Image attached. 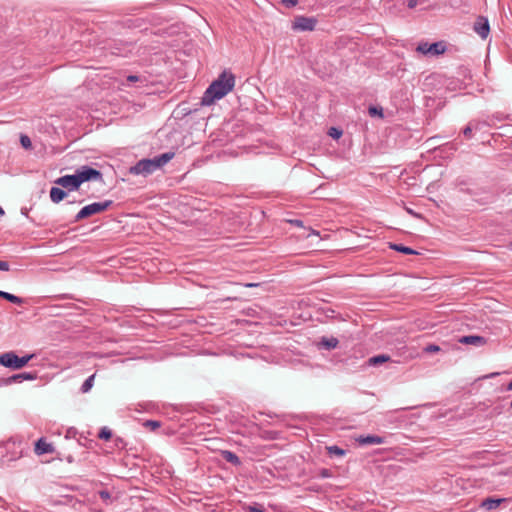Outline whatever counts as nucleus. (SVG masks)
<instances>
[{"label":"nucleus","instance_id":"obj_34","mask_svg":"<svg viewBox=\"0 0 512 512\" xmlns=\"http://www.w3.org/2000/svg\"><path fill=\"white\" fill-rule=\"evenodd\" d=\"M281 3L286 8H293V7H295L298 4V0H281Z\"/></svg>","mask_w":512,"mask_h":512},{"label":"nucleus","instance_id":"obj_37","mask_svg":"<svg viewBox=\"0 0 512 512\" xmlns=\"http://www.w3.org/2000/svg\"><path fill=\"white\" fill-rule=\"evenodd\" d=\"M473 29L474 31L480 35V29H481V26H480V16L476 19V21L474 22L473 24Z\"/></svg>","mask_w":512,"mask_h":512},{"label":"nucleus","instance_id":"obj_32","mask_svg":"<svg viewBox=\"0 0 512 512\" xmlns=\"http://www.w3.org/2000/svg\"><path fill=\"white\" fill-rule=\"evenodd\" d=\"M144 426L150 428L151 430H155L160 427V423L155 420H147L144 423Z\"/></svg>","mask_w":512,"mask_h":512},{"label":"nucleus","instance_id":"obj_38","mask_svg":"<svg viewBox=\"0 0 512 512\" xmlns=\"http://www.w3.org/2000/svg\"><path fill=\"white\" fill-rule=\"evenodd\" d=\"M0 270L1 271H8L9 270V263L7 261L0 260Z\"/></svg>","mask_w":512,"mask_h":512},{"label":"nucleus","instance_id":"obj_14","mask_svg":"<svg viewBox=\"0 0 512 512\" xmlns=\"http://www.w3.org/2000/svg\"><path fill=\"white\" fill-rule=\"evenodd\" d=\"M434 150L439 151V154L444 157H448L452 155L458 149V144L456 141L447 142L439 147H433Z\"/></svg>","mask_w":512,"mask_h":512},{"label":"nucleus","instance_id":"obj_41","mask_svg":"<svg viewBox=\"0 0 512 512\" xmlns=\"http://www.w3.org/2000/svg\"><path fill=\"white\" fill-rule=\"evenodd\" d=\"M127 80H128L129 82H136V81H138V80H139V77H138V76H136V75H129V76L127 77Z\"/></svg>","mask_w":512,"mask_h":512},{"label":"nucleus","instance_id":"obj_28","mask_svg":"<svg viewBox=\"0 0 512 512\" xmlns=\"http://www.w3.org/2000/svg\"><path fill=\"white\" fill-rule=\"evenodd\" d=\"M490 32L488 19L482 16V39H485Z\"/></svg>","mask_w":512,"mask_h":512},{"label":"nucleus","instance_id":"obj_22","mask_svg":"<svg viewBox=\"0 0 512 512\" xmlns=\"http://www.w3.org/2000/svg\"><path fill=\"white\" fill-rule=\"evenodd\" d=\"M0 297L13 303V304H17V305H21L24 302V300L21 297H18L14 294H11V293H8V292L2 291V290H0Z\"/></svg>","mask_w":512,"mask_h":512},{"label":"nucleus","instance_id":"obj_13","mask_svg":"<svg viewBox=\"0 0 512 512\" xmlns=\"http://www.w3.org/2000/svg\"><path fill=\"white\" fill-rule=\"evenodd\" d=\"M37 379V373L36 372H22L19 374H15L10 376L6 383L12 384V383H21L23 381H33Z\"/></svg>","mask_w":512,"mask_h":512},{"label":"nucleus","instance_id":"obj_33","mask_svg":"<svg viewBox=\"0 0 512 512\" xmlns=\"http://www.w3.org/2000/svg\"><path fill=\"white\" fill-rule=\"evenodd\" d=\"M329 135H330L332 138H334V139H338V138H340V137H341V135H342V131H341V130H339V129H337V128H335V127H332V128H330V130H329Z\"/></svg>","mask_w":512,"mask_h":512},{"label":"nucleus","instance_id":"obj_39","mask_svg":"<svg viewBox=\"0 0 512 512\" xmlns=\"http://www.w3.org/2000/svg\"><path fill=\"white\" fill-rule=\"evenodd\" d=\"M417 0H407V7L413 9L417 6Z\"/></svg>","mask_w":512,"mask_h":512},{"label":"nucleus","instance_id":"obj_21","mask_svg":"<svg viewBox=\"0 0 512 512\" xmlns=\"http://www.w3.org/2000/svg\"><path fill=\"white\" fill-rule=\"evenodd\" d=\"M390 360V357L388 355H385V354H379V355H376V356H373V357H370L367 361V364L369 366H377V365H380L382 363H385L387 361Z\"/></svg>","mask_w":512,"mask_h":512},{"label":"nucleus","instance_id":"obj_15","mask_svg":"<svg viewBox=\"0 0 512 512\" xmlns=\"http://www.w3.org/2000/svg\"><path fill=\"white\" fill-rule=\"evenodd\" d=\"M67 196V192L59 187H52L50 189V198L54 203L61 202Z\"/></svg>","mask_w":512,"mask_h":512},{"label":"nucleus","instance_id":"obj_47","mask_svg":"<svg viewBox=\"0 0 512 512\" xmlns=\"http://www.w3.org/2000/svg\"><path fill=\"white\" fill-rule=\"evenodd\" d=\"M407 211H408V213H410V214H413V215H414V213H413L412 209H408Z\"/></svg>","mask_w":512,"mask_h":512},{"label":"nucleus","instance_id":"obj_8","mask_svg":"<svg viewBox=\"0 0 512 512\" xmlns=\"http://www.w3.org/2000/svg\"><path fill=\"white\" fill-rule=\"evenodd\" d=\"M317 24L314 17L297 16L292 22V30L294 31H313Z\"/></svg>","mask_w":512,"mask_h":512},{"label":"nucleus","instance_id":"obj_23","mask_svg":"<svg viewBox=\"0 0 512 512\" xmlns=\"http://www.w3.org/2000/svg\"><path fill=\"white\" fill-rule=\"evenodd\" d=\"M478 128L477 122H470L463 130L462 134L466 139H471L473 137V131Z\"/></svg>","mask_w":512,"mask_h":512},{"label":"nucleus","instance_id":"obj_25","mask_svg":"<svg viewBox=\"0 0 512 512\" xmlns=\"http://www.w3.org/2000/svg\"><path fill=\"white\" fill-rule=\"evenodd\" d=\"M98 437L102 440L108 441L112 437V431L108 427H102L99 431Z\"/></svg>","mask_w":512,"mask_h":512},{"label":"nucleus","instance_id":"obj_42","mask_svg":"<svg viewBox=\"0 0 512 512\" xmlns=\"http://www.w3.org/2000/svg\"><path fill=\"white\" fill-rule=\"evenodd\" d=\"M485 69H486V71H489V52L487 53L486 60H485Z\"/></svg>","mask_w":512,"mask_h":512},{"label":"nucleus","instance_id":"obj_29","mask_svg":"<svg viewBox=\"0 0 512 512\" xmlns=\"http://www.w3.org/2000/svg\"><path fill=\"white\" fill-rule=\"evenodd\" d=\"M368 112L371 116L383 117V109L381 107L370 106Z\"/></svg>","mask_w":512,"mask_h":512},{"label":"nucleus","instance_id":"obj_5","mask_svg":"<svg viewBox=\"0 0 512 512\" xmlns=\"http://www.w3.org/2000/svg\"><path fill=\"white\" fill-rule=\"evenodd\" d=\"M113 204L112 200H105L103 202H94L84 206L75 216L73 222L77 223L85 218L92 215L101 213L111 207Z\"/></svg>","mask_w":512,"mask_h":512},{"label":"nucleus","instance_id":"obj_44","mask_svg":"<svg viewBox=\"0 0 512 512\" xmlns=\"http://www.w3.org/2000/svg\"><path fill=\"white\" fill-rule=\"evenodd\" d=\"M507 390H512V381L508 383Z\"/></svg>","mask_w":512,"mask_h":512},{"label":"nucleus","instance_id":"obj_2","mask_svg":"<svg viewBox=\"0 0 512 512\" xmlns=\"http://www.w3.org/2000/svg\"><path fill=\"white\" fill-rule=\"evenodd\" d=\"M173 152H166L154 158H144L139 160L135 165L131 166L129 173L132 175L148 176L157 169L166 165L174 157Z\"/></svg>","mask_w":512,"mask_h":512},{"label":"nucleus","instance_id":"obj_40","mask_svg":"<svg viewBox=\"0 0 512 512\" xmlns=\"http://www.w3.org/2000/svg\"><path fill=\"white\" fill-rule=\"evenodd\" d=\"M290 223L295 225V226H298V227H302L303 226V221L300 220V219H293V220H290Z\"/></svg>","mask_w":512,"mask_h":512},{"label":"nucleus","instance_id":"obj_35","mask_svg":"<svg viewBox=\"0 0 512 512\" xmlns=\"http://www.w3.org/2000/svg\"><path fill=\"white\" fill-rule=\"evenodd\" d=\"M332 476V473L329 469L327 468H322L320 471H319V477L321 478H330Z\"/></svg>","mask_w":512,"mask_h":512},{"label":"nucleus","instance_id":"obj_12","mask_svg":"<svg viewBox=\"0 0 512 512\" xmlns=\"http://www.w3.org/2000/svg\"><path fill=\"white\" fill-rule=\"evenodd\" d=\"M34 452L40 456L43 454H51L54 452V447L51 443L47 442L45 438H40L35 442Z\"/></svg>","mask_w":512,"mask_h":512},{"label":"nucleus","instance_id":"obj_6","mask_svg":"<svg viewBox=\"0 0 512 512\" xmlns=\"http://www.w3.org/2000/svg\"><path fill=\"white\" fill-rule=\"evenodd\" d=\"M447 51V43L443 40L434 43L421 41L416 47V52L425 56L436 57L444 54Z\"/></svg>","mask_w":512,"mask_h":512},{"label":"nucleus","instance_id":"obj_4","mask_svg":"<svg viewBox=\"0 0 512 512\" xmlns=\"http://www.w3.org/2000/svg\"><path fill=\"white\" fill-rule=\"evenodd\" d=\"M33 357L34 354L19 357L14 351H9L0 355V365L13 370H19L26 366Z\"/></svg>","mask_w":512,"mask_h":512},{"label":"nucleus","instance_id":"obj_30","mask_svg":"<svg viewBox=\"0 0 512 512\" xmlns=\"http://www.w3.org/2000/svg\"><path fill=\"white\" fill-rule=\"evenodd\" d=\"M20 143L26 149H29L32 146L31 140L27 135H21Z\"/></svg>","mask_w":512,"mask_h":512},{"label":"nucleus","instance_id":"obj_16","mask_svg":"<svg viewBox=\"0 0 512 512\" xmlns=\"http://www.w3.org/2000/svg\"><path fill=\"white\" fill-rule=\"evenodd\" d=\"M507 499L505 498H486L482 501V507H484L487 510H494L496 509L502 502H506Z\"/></svg>","mask_w":512,"mask_h":512},{"label":"nucleus","instance_id":"obj_26","mask_svg":"<svg viewBox=\"0 0 512 512\" xmlns=\"http://www.w3.org/2000/svg\"><path fill=\"white\" fill-rule=\"evenodd\" d=\"M327 450L330 455H337V456L345 455V450H343L342 448H340L336 445L327 447Z\"/></svg>","mask_w":512,"mask_h":512},{"label":"nucleus","instance_id":"obj_11","mask_svg":"<svg viewBox=\"0 0 512 512\" xmlns=\"http://www.w3.org/2000/svg\"><path fill=\"white\" fill-rule=\"evenodd\" d=\"M355 441L360 446L379 445L386 442L384 437L378 435H360L355 439Z\"/></svg>","mask_w":512,"mask_h":512},{"label":"nucleus","instance_id":"obj_9","mask_svg":"<svg viewBox=\"0 0 512 512\" xmlns=\"http://www.w3.org/2000/svg\"><path fill=\"white\" fill-rule=\"evenodd\" d=\"M55 183L68 191L77 190L81 186L76 173L59 177Z\"/></svg>","mask_w":512,"mask_h":512},{"label":"nucleus","instance_id":"obj_43","mask_svg":"<svg viewBox=\"0 0 512 512\" xmlns=\"http://www.w3.org/2000/svg\"><path fill=\"white\" fill-rule=\"evenodd\" d=\"M437 137H431L427 140V143L428 144H432V142L436 139Z\"/></svg>","mask_w":512,"mask_h":512},{"label":"nucleus","instance_id":"obj_19","mask_svg":"<svg viewBox=\"0 0 512 512\" xmlns=\"http://www.w3.org/2000/svg\"><path fill=\"white\" fill-rule=\"evenodd\" d=\"M458 342L461 344L479 346L480 345V336L479 335L462 336L458 339Z\"/></svg>","mask_w":512,"mask_h":512},{"label":"nucleus","instance_id":"obj_7","mask_svg":"<svg viewBox=\"0 0 512 512\" xmlns=\"http://www.w3.org/2000/svg\"><path fill=\"white\" fill-rule=\"evenodd\" d=\"M75 173L78 177L80 185L83 184L84 182H88V181H102L103 180L102 173L99 170L94 169L90 166H81L80 168H78L75 171Z\"/></svg>","mask_w":512,"mask_h":512},{"label":"nucleus","instance_id":"obj_10","mask_svg":"<svg viewBox=\"0 0 512 512\" xmlns=\"http://www.w3.org/2000/svg\"><path fill=\"white\" fill-rule=\"evenodd\" d=\"M459 191L470 197H477L480 187L476 181L463 180L459 182Z\"/></svg>","mask_w":512,"mask_h":512},{"label":"nucleus","instance_id":"obj_1","mask_svg":"<svg viewBox=\"0 0 512 512\" xmlns=\"http://www.w3.org/2000/svg\"><path fill=\"white\" fill-rule=\"evenodd\" d=\"M235 86V76L229 71H223L216 80H214L203 94L202 105L209 106L216 100L225 97L233 90Z\"/></svg>","mask_w":512,"mask_h":512},{"label":"nucleus","instance_id":"obj_24","mask_svg":"<svg viewBox=\"0 0 512 512\" xmlns=\"http://www.w3.org/2000/svg\"><path fill=\"white\" fill-rule=\"evenodd\" d=\"M94 379H95V374L89 376L85 381L84 383L82 384L81 386V392L83 393H87L88 391H90V389L92 388L93 386V383H94Z\"/></svg>","mask_w":512,"mask_h":512},{"label":"nucleus","instance_id":"obj_45","mask_svg":"<svg viewBox=\"0 0 512 512\" xmlns=\"http://www.w3.org/2000/svg\"><path fill=\"white\" fill-rule=\"evenodd\" d=\"M4 213L5 212H4L3 208L0 206V218L4 215Z\"/></svg>","mask_w":512,"mask_h":512},{"label":"nucleus","instance_id":"obj_31","mask_svg":"<svg viewBox=\"0 0 512 512\" xmlns=\"http://www.w3.org/2000/svg\"><path fill=\"white\" fill-rule=\"evenodd\" d=\"M441 348L436 344H429L424 348V352L426 353H436L439 352Z\"/></svg>","mask_w":512,"mask_h":512},{"label":"nucleus","instance_id":"obj_27","mask_svg":"<svg viewBox=\"0 0 512 512\" xmlns=\"http://www.w3.org/2000/svg\"><path fill=\"white\" fill-rule=\"evenodd\" d=\"M247 512H266L263 505L255 503L244 508Z\"/></svg>","mask_w":512,"mask_h":512},{"label":"nucleus","instance_id":"obj_17","mask_svg":"<svg viewBox=\"0 0 512 512\" xmlns=\"http://www.w3.org/2000/svg\"><path fill=\"white\" fill-rule=\"evenodd\" d=\"M221 455L224 460H226L227 462H229L235 466H239L241 464L240 458L232 451L223 450V451H221Z\"/></svg>","mask_w":512,"mask_h":512},{"label":"nucleus","instance_id":"obj_18","mask_svg":"<svg viewBox=\"0 0 512 512\" xmlns=\"http://www.w3.org/2000/svg\"><path fill=\"white\" fill-rule=\"evenodd\" d=\"M389 247L392 249V250H395L397 252H400V253H403V254H407V255H415V254H418L414 249L410 248V247H407V246H404L402 244H396V243H390L389 244Z\"/></svg>","mask_w":512,"mask_h":512},{"label":"nucleus","instance_id":"obj_3","mask_svg":"<svg viewBox=\"0 0 512 512\" xmlns=\"http://www.w3.org/2000/svg\"><path fill=\"white\" fill-rule=\"evenodd\" d=\"M0 449L5 451V453L2 454V462L9 463L24 456V454L29 450V445L19 437H12L6 441Z\"/></svg>","mask_w":512,"mask_h":512},{"label":"nucleus","instance_id":"obj_36","mask_svg":"<svg viewBox=\"0 0 512 512\" xmlns=\"http://www.w3.org/2000/svg\"><path fill=\"white\" fill-rule=\"evenodd\" d=\"M99 496L103 501H107L111 498L110 493L107 490H101Z\"/></svg>","mask_w":512,"mask_h":512},{"label":"nucleus","instance_id":"obj_20","mask_svg":"<svg viewBox=\"0 0 512 512\" xmlns=\"http://www.w3.org/2000/svg\"><path fill=\"white\" fill-rule=\"evenodd\" d=\"M338 344H339V341L335 337H322L321 342H320V345L327 350L336 348L338 346Z\"/></svg>","mask_w":512,"mask_h":512},{"label":"nucleus","instance_id":"obj_46","mask_svg":"<svg viewBox=\"0 0 512 512\" xmlns=\"http://www.w3.org/2000/svg\"><path fill=\"white\" fill-rule=\"evenodd\" d=\"M118 443H122V439H121V438H118V439L116 440V445H117V446H119V444H118Z\"/></svg>","mask_w":512,"mask_h":512}]
</instances>
